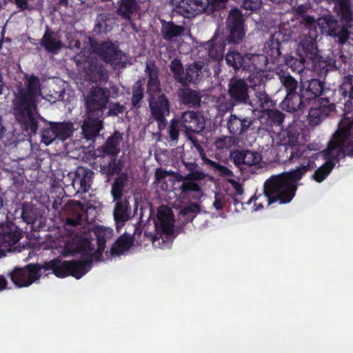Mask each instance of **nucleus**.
<instances>
[{"mask_svg":"<svg viewBox=\"0 0 353 353\" xmlns=\"http://www.w3.org/2000/svg\"><path fill=\"white\" fill-rule=\"evenodd\" d=\"M202 66L196 63H194L188 66L185 70V74L183 75L179 80V83L183 86H188L192 83H196L200 80Z\"/></svg>","mask_w":353,"mask_h":353,"instance_id":"31","label":"nucleus"},{"mask_svg":"<svg viewBox=\"0 0 353 353\" xmlns=\"http://www.w3.org/2000/svg\"><path fill=\"white\" fill-rule=\"evenodd\" d=\"M227 28L230 32L228 37L229 43H238L242 41L245 31L243 16L239 10L233 9L230 11L227 19Z\"/></svg>","mask_w":353,"mask_h":353,"instance_id":"14","label":"nucleus"},{"mask_svg":"<svg viewBox=\"0 0 353 353\" xmlns=\"http://www.w3.org/2000/svg\"><path fill=\"white\" fill-rule=\"evenodd\" d=\"M144 88L141 80L137 81L132 86V95L131 104L135 108L141 107V102L144 97Z\"/></svg>","mask_w":353,"mask_h":353,"instance_id":"43","label":"nucleus"},{"mask_svg":"<svg viewBox=\"0 0 353 353\" xmlns=\"http://www.w3.org/2000/svg\"><path fill=\"white\" fill-rule=\"evenodd\" d=\"M133 242L134 238L132 236L125 234L120 236L112 244L108 257L109 256H121L132 247Z\"/></svg>","mask_w":353,"mask_h":353,"instance_id":"29","label":"nucleus"},{"mask_svg":"<svg viewBox=\"0 0 353 353\" xmlns=\"http://www.w3.org/2000/svg\"><path fill=\"white\" fill-rule=\"evenodd\" d=\"M131 208L129 202L127 200H117L114 212V219L118 229L123 227L124 223L130 219Z\"/></svg>","mask_w":353,"mask_h":353,"instance_id":"27","label":"nucleus"},{"mask_svg":"<svg viewBox=\"0 0 353 353\" xmlns=\"http://www.w3.org/2000/svg\"><path fill=\"white\" fill-rule=\"evenodd\" d=\"M146 239L152 241L154 245L156 246L155 243L159 241L160 238L157 236V234L147 233L145 232L143 241H145Z\"/></svg>","mask_w":353,"mask_h":353,"instance_id":"60","label":"nucleus"},{"mask_svg":"<svg viewBox=\"0 0 353 353\" xmlns=\"http://www.w3.org/2000/svg\"><path fill=\"white\" fill-rule=\"evenodd\" d=\"M212 164L211 168L214 169L215 172H218L219 176L223 177H232L234 176L233 172L228 167L219 164L218 162H210Z\"/></svg>","mask_w":353,"mask_h":353,"instance_id":"52","label":"nucleus"},{"mask_svg":"<svg viewBox=\"0 0 353 353\" xmlns=\"http://www.w3.org/2000/svg\"><path fill=\"white\" fill-rule=\"evenodd\" d=\"M352 130L351 124L339 127L328 143L339 159L345 156L353 157Z\"/></svg>","mask_w":353,"mask_h":353,"instance_id":"7","label":"nucleus"},{"mask_svg":"<svg viewBox=\"0 0 353 353\" xmlns=\"http://www.w3.org/2000/svg\"><path fill=\"white\" fill-rule=\"evenodd\" d=\"M118 3L119 7L117 12L118 14L128 19L137 10L139 7L138 2L136 0H119Z\"/></svg>","mask_w":353,"mask_h":353,"instance_id":"40","label":"nucleus"},{"mask_svg":"<svg viewBox=\"0 0 353 353\" xmlns=\"http://www.w3.org/2000/svg\"><path fill=\"white\" fill-rule=\"evenodd\" d=\"M200 211V206L197 203H191L181 210V214L187 216V219L192 221L196 214Z\"/></svg>","mask_w":353,"mask_h":353,"instance_id":"51","label":"nucleus"},{"mask_svg":"<svg viewBox=\"0 0 353 353\" xmlns=\"http://www.w3.org/2000/svg\"><path fill=\"white\" fill-rule=\"evenodd\" d=\"M278 75L282 86L286 91V94L296 91L298 88V82L288 72L281 71Z\"/></svg>","mask_w":353,"mask_h":353,"instance_id":"44","label":"nucleus"},{"mask_svg":"<svg viewBox=\"0 0 353 353\" xmlns=\"http://www.w3.org/2000/svg\"><path fill=\"white\" fill-rule=\"evenodd\" d=\"M253 121L252 117L231 114L227 122V128L231 134L241 135L248 130Z\"/></svg>","mask_w":353,"mask_h":353,"instance_id":"23","label":"nucleus"},{"mask_svg":"<svg viewBox=\"0 0 353 353\" xmlns=\"http://www.w3.org/2000/svg\"><path fill=\"white\" fill-rule=\"evenodd\" d=\"M177 96L181 104L192 108H197L201 106L202 96L197 90L185 87L179 90Z\"/></svg>","mask_w":353,"mask_h":353,"instance_id":"24","label":"nucleus"},{"mask_svg":"<svg viewBox=\"0 0 353 353\" xmlns=\"http://www.w3.org/2000/svg\"><path fill=\"white\" fill-rule=\"evenodd\" d=\"M119 46H89V50L96 52L100 60L117 66L125 61V54L118 48Z\"/></svg>","mask_w":353,"mask_h":353,"instance_id":"15","label":"nucleus"},{"mask_svg":"<svg viewBox=\"0 0 353 353\" xmlns=\"http://www.w3.org/2000/svg\"><path fill=\"white\" fill-rule=\"evenodd\" d=\"M299 53L296 56H288L285 59V64L293 72L299 74L303 72L305 68V63L307 60L319 63V67H322V72H327L336 68V60L330 59L327 63L321 60L323 57L319 55L318 46H298Z\"/></svg>","mask_w":353,"mask_h":353,"instance_id":"5","label":"nucleus"},{"mask_svg":"<svg viewBox=\"0 0 353 353\" xmlns=\"http://www.w3.org/2000/svg\"><path fill=\"white\" fill-rule=\"evenodd\" d=\"M265 118L267 125L271 127H280L282 125L285 114L277 109L272 108L263 112Z\"/></svg>","mask_w":353,"mask_h":353,"instance_id":"38","label":"nucleus"},{"mask_svg":"<svg viewBox=\"0 0 353 353\" xmlns=\"http://www.w3.org/2000/svg\"><path fill=\"white\" fill-rule=\"evenodd\" d=\"M254 101L256 106L260 108L262 112H265L275 105L274 101L266 93L265 89L255 92V98L254 99Z\"/></svg>","mask_w":353,"mask_h":353,"instance_id":"37","label":"nucleus"},{"mask_svg":"<svg viewBox=\"0 0 353 353\" xmlns=\"http://www.w3.org/2000/svg\"><path fill=\"white\" fill-rule=\"evenodd\" d=\"M205 177V174L202 171L197 169L192 172H189L185 176V179L187 181H199L202 180Z\"/></svg>","mask_w":353,"mask_h":353,"instance_id":"55","label":"nucleus"},{"mask_svg":"<svg viewBox=\"0 0 353 353\" xmlns=\"http://www.w3.org/2000/svg\"><path fill=\"white\" fill-rule=\"evenodd\" d=\"M112 28V21L108 19L105 14H99L97 19V23L94 28L96 33L107 32Z\"/></svg>","mask_w":353,"mask_h":353,"instance_id":"47","label":"nucleus"},{"mask_svg":"<svg viewBox=\"0 0 353 353\" xmlns=\"http://www.w3.org/2000/svg\"><path fill=\"white\" fill-rule=\"evenodd\" d=\"M299 88L302 91V97H305L310 104L315 101L336 99V90L326 88L325 82L318 79L303 82Z\"/></svg>","mask_w":353,"mask_h":353,"instance_id":"6","label":"nucleus"},{"mask_svg":"<svg viewBox=\"0 0 353 353\" xmlns=\"http://www.w3.org/2000/svg\"><path fill=\"white\" fill-rule=\"evenodd\" d=\"M225 61L228 65L232 66L234 70L242 69L246 66L245 55L243 57L239 52H229L226 54Z\"/></svg>","mask_w":353,"mask_h":353,"instance_id":"41","label":"nucleus"},{"mask_svg":"<svg viewBox=\"0 0 353 353\" xmlns=\"http://www.w3.org/2000/svg\"><path fill=\"white\" fill-rule=\"evenodd\" d=\"M122 165L120 161H117V157H111V160L107 165L101 166V171L107 176H112L115 174H119L121 172Z\"/></svg>","mask_w":353,"mask_h":353,"instance_id":"45","label":"nucleus"},{"mask_svg":"<svg viewBox=\"0 0 353 353\" xmlns=\"http://www.w3.org/2000/svg\"><path fill=\"white\" fill-rule=\"evenodd\" d=\"M228 0H210V10H215L221 7Z\"/></svg>","mask_w":353,"mask_h":353,"instance_id":"62","label":"nucleus"},{"mask_svg":"<svg viewBox=\"0 0 353 353\" xmlns=\"http://www.w3.org/2000/svg\"><path fill=\"white\" fill-rule=\"evenodd\" d=\"M236 144V141L233 137L231 136H223L216 138L213 145L217 150H221L223 149H229Z\"/></svg>","mask_w":353,"mask_h":353,"instance_id":"48","label":"nucleus"},{"mask_svg":"<svg viewBox=\"0 0 353 353\" xmlns=\"http://www.w3.org/2000/svg\"><path fill=\"white\" fill-rule=\"evenodd\" d=\"M52 33L46 32L43 37L42 44H57L56 42L52 40Z\"/></svg>","mask_w":353,"mask_h":353,"instance_id":"63","label":"nucleus"},{"mask_svg":"<svg viewBox=\"0 0 353 353\" xmlns=\"http://www.w3.org/2000/svg\"><path fill=\"white\" fill-rule=\"evenodd\" d=\"M316 23L322 32L327 33L329 35H338L339 37V42L341 43L348 41V30L345 28H343L340 32V35H339V33L336 32L338 22L332 17L325 16L319 18Z\"/></svg>","mask_w":353,"mask_h":353,"instance_id":"22","label":"nucleus"},{"mask_svg":"<svg viewBox=\"0 0 353 353\" xmlns=\"http://www.w3.org/2000/svg\"><path fill=\"white\" fill-rule=\"evenodd\" d=\"M336 100L315 101L308 108L307 121L310 126L319 125L328 116L336 110Z\"/></svg>","mask_w":353,"mask_h":353,"instance_id":"12","label":"nucleus"},{"mask_svg":"<svg viewBox=\"0 0 353 353\" xmlns=\"http://www.w3.org/2000/svg\"><path fill=\"white\" fill-rule=\"evenodd\" d=\"M41 133V141L46 145H50L53 141L57 139V134L53 122H50L46 127L42 129Z\"/></svg>","mask_w":353,"mask_h":353,"instance_id":"46","label":"nucleus"},{"mask_svg":"<svg viewBox=\"0 0 353 353\" xmlns=\"http://www.w3.org/2000/svg\"><path fill=\"white\" fill-rule=\"evenodd\" d=\"M250 72V74L248 79L250 83L249 88H252L255 92L265 89V83L269 79L267 71H253Z\"/></svg>","mask_w":353,"mask_h":353,"instance_id":"35","label":"nucleus"},{"mask_svg":"<svg viewBox=\"0 0 353 353\" xmlns=\"http://www.w3.org/2000/svg\"><path fill=\"white\" fill-rule=\"evenodd\" d=\"M161 34L163 38L168 41H172L174 39L183 34L185 28L181 26H177L172 22H166L162 21Z\"/></svg>","mask_w":353,"mask_h":353,"instance_id":"34","label":"nucleus"},{"mask_svg":"<svg viewBox=\"0 0 353 353\" xmlns=\"http://www.w3.org/2000/svg\"><path fill=\"white\" fill-rule=\"evenodd\" d=\"M245 61L247 65L244 66L245 71H267L266 68L269 60L263 54H246Z\"/></svg>","mask_w":353,"mask_h":353,"instance_id":"25","label":"nucleus"},{"mask_svg":"<svg viewBox=\"0 0 353 353\" xmlns=\"http://www.w3.org/2000/svg\"><path fill=\"white\" fill-rule=\"evenodd\" d=\"M125 110V106L119 103H111L108 112V116H118Z\"/></svg>","mask_w":353,"mask_h":353,"instance_id":"54","label":"nucleus"},{"mask_svg":"<svg viewBox=\"0 0 353 353\" xmlns=\"http://www.w3.org/2000/svg\"><path fill=\"white\" fill-rule=\"evenodd\" d=\"M290 159L295 158L307 159L306 163L301 164L299 167L288 172H283L270 176L263 184V194L258 196L254 194L248 201L250 203L261 197L267 201V205L279 202L280 204L290 203L294 197L299 186V181L309 171L316 168L315 161L318 159L319 153H309L310 150L292 148Z\"/></svg>","mask_w":353,"mask_h":353,"instance_id":"1","label":"nucleus"},{"mask_svg":"<svg viewBox=\"0 0 353 353\" xmlns=\"http://www.w3.org/2000/svg\"><path fill=\"white\" fill-rule=\"evenodd\" d=\"M48 100L51 103H54L56 101L60 100L63 98V92H57L55 93V96H52V94H48Z\"/></svg>","mask_w":353,"mask_h":353,"instance_id":"64","label":"nucleus"},{"mask_svg":"<svg viewBox=\"0 0 353 353\" xmlns=\"http://www.w3.org/2000/svg\"><path fill=\"white\" fill-rule=\"evenodd\" d=\"M77 65L83 64L85 74L92 81H104L108 78L107 71L103 65L92 57V52L83 50L74 57Z\"/></svg>","mask_w":353,"mask_h":353,"instance_id":"9","label":"nucleus"},{"mask_svg":"<svg viewBox=\"0 0 353 353\" xmlns=\"http://www.w3.org/2000/svg\"><path fill=\"white\" fill-rule=\"evenodd\" d=\"M228 94L230 100L222 103L220 107L223 110H232L239 104H245L249 100V84L244 79L233 77L228 83Z\"/></svg>","mask_w":353,"mask_h":353,"instance_id":"8","label":"nucleus"},{"mask_svg":"<svg viewBox=\"0 0 353 353\" xmlns=\"http://www.w3.org/2000/svg\"><path fill=\"white\" fill-rule=\"evenodd\" d=\"M299 137V133L295 128V126H289L285 129H282L277 134L279 143L281 145L294 146L296 144Z\"/></svg>","mask_w":353,"mask_h":353,"instance_id":"30","label":"nucleus"},{"mask_svg":"<svg viewBox=\"0 0 353 353\" xmlns=\"http://www.w3.org/2000/svg\"><path fill=\"white\" fill-rule=\"evenodd\" d=\"M230 158L238 168L242 165L249 167L259 165L261 160V154L249 150H234L230 152Z\"/></svg>","mask_w":353,"mask_h":353,"instance_id":"17","label":"nucleus"},{"mask_svg":"<svg viewBox=\"0 0 353 353\" xmlns=\"http://www.w3.org/2000/svg\"><path fill=\"white\" fill-rule=\"evenodd\" d=\"M179 123L177 118H173L170 121V125L168 128V133L169 136V141L177 143L179 137Z\"/></svg>","mask_w":353,"mask_h":353,"instance_id":"49","label":"nucleus"},{"mask_svg":"<svg viewBox=\"0 0 353 353\" xmlns=\"http://www.w3.org/2000/svg\"><path fill=\"white\" fill-rule=\"evenodd\" d=\"M177 119L180 125L184 128L185 134L199 133L205 128V120L199 112L186 110Z\"/></svg>","mask_w":353,"mask_h":353,"instance_id":"16","label":"nucleus"},{"mask_svg":"<svg viewBox=\"0 0 353 353\" xmlns=\"http://www.w3.org/2000/svg\"><path fill=\"white\" fill-rule=\"evenodd\" d=\"M42 269H43V263H30L24 268L15 267L9 276L12 283L17 286L27 287L40 279L41 276L40 271Z\"/></svg>","mask_w":353,"mask_h":353,"instance_id":"10","label":"nucleus"},{"mask_svg":"<svg viewBox=\"0 0 353 353\" xmlns=\"http://www.w3.org/2000/svg\"><path fill=\"white\" fill-rule=\"evenodd\" d=\"M119 89L112 85L109 88L93 86L85 97V108L87 119L81 125L83 137L88 141H94L103 128V121L100 119L107 109L109 99H117Z\"/></svg>","mask_w":353,"mask_h":353,"instance_id":"4","label":"nucleus"},{"mask_svg":"<svg viewBox=\"0 0 353 353\" xmlns=\"http://www.w3.org/2000/svg\"><path fill=\"white\" fill-rule=\"evenodd\" d=\"M22 237L21 232L12 221L0 225V245L4 247L16 244Z\"/></svg>","mask_w":353,"mask_h":353,"instance_id":"21","label":"nucleus"},{"mask_svg":"<svg viewBox=\"0 0 353 353\" xmlns=\"http://www.w3.org/2000/svg\"><path fill=\"white\" fill-rule=\"evenodd\" d=\"M283 36L281 31L276 32L272 35L271 44H282V43L288 42L287 39H283Z\"/></svg>","mask_w":353,"mask_h":353,"instance_id":"58","label":"nucleus"},{"mask_svg":"<svg viewBox=\"0 0 353 353\" xmlns=\"http://www.w3.org/2000/svg\"><path fill=\"white\" fill-rule=\"evenodd\" d=\"M148 70V79L146 92L149 97L161 94V84L159 78V71L156 68H150L147 66Z\"/></svg>","mask_w":353,"mask_h":353,"instance_id":"32","label":"nucleus"},{"mask_svg":"<svg viewBox=\"0 0 353 353\" xmlns=\"http://www.w3.org/2000/svg\"><path fill=\"white\" fill-rule=\"evenodd\" d=\"M157 219L163 234L170 235L174 231V219L172 210L168 207H163L158 211Z\"/></svg>","mask_w":353,"mask_h":353,"instance_id":"28","label":"nucleus"},{"mask_svg":"<svg viewBox=\"0 0 353 353\" xmlns=\"http://www.w3.org/2000/svg\"><path fill=\"white\" fill-rule=\"evenodd\" d=\"M94 172L81 166L77 168L74 172L72 185L77 192H87L92 184Z\"/></svg>","mask_w":353,"mask_h":353,"instance_id":"20","label":"nucleus"},{"mask_svg":"<svg viewBox=\"0 0 353 353\" xmlns=\"http://www.w3.org/2000/svg\"><path fill=\"white\" fill-rule=\"evenodd\" d=\"M73 208L79 210L75 211L72 216L66 218L65 224L72 227L77 226L81 224L82 219V212L84 210L83 204L79 201H73L71 202Z\"/></svg>","mask_w":353,"mask_h":353,"instance_id":"42","label":"nucleus"},{"mask_svg":"<svg viewBox=\"0 0 353 353\" xmlns=\"http://www.w3.org/2000/svg\"><path fill=\"white\" fill-rule=\"evenodd\" d=\"M94 234L97 245V250H95L94 244L92 243L94 239L80 236L74 240V251L85 256V258L80 260L63 261H61L59 258H55L44 262L43 270L45 271H52L58 278H65L72 276L77 279H81L90 270L93 259H101L105 248V230L102 228H97L94 230Z\"/></svg>","mask_w":353,"mask_h":353,"instance_id":"2","label":"nucleus"},{"mask_svg":"<svg viewBox=\"0 0 353 353\" xmlns=\"http://www.w3.org/2000/svg\"><path fill=\"white\" fill-rule=\"evenodd\" d=\"M55 126L57 139L65 141L72 136L75 130L74 124L71 121L63 122H53Z\"/></svg>","mask_w":353,"mask_h":353,"instance_id":"36","label":"nucleus"},{"mask_svg":"<svg viewBox=\"0 0 353 353\" xmlns=\"http://www.w3.org/2000/svg\"><path fill=\"white\" fill-rule=\"evenodd\" d=\"M261 0H244L243 6L245 10H256L261 7Z\"/></svg>","mask_w":353,"mask_h":353,"instance_id":"56","label":"nucleus"},{"mask_svg":"<svg viewBox=\"0 0 353 353\" xmlns=\"http://www.w3.org/2000/svg\"><path fill=\"white\" fill-rule=\"evenodd\" d=\"M24 79L25 86L21 83L13 93L11 109L23 132L32 137L39 129L38 104L41 85L39 78L34 74H25Z\"/></svg>","mask_w":353,"mask_h":353,"instance_id":"3","label":"nucleus"},{"mask_svg":"<svg viewBox=\"0 0 353 353\" xmlns=\"http://www.w3.org/2000/svg\"><path fill=\"white\" fill-rule=\"evenodd\" d=\"M46 50L51 54H57L58 52L60 50V49L62 47H67L70 49H72L73 47H75L77 48H79L80 46H43Z\"/></svg>","mask_w":353,"mask_h":353,"instance_id":"57","label":"nucleus"},{"mask_svg":"<svg viewBox=\"0 0 353 353\" xmlns=\"http://www.w3.org/2000/svg\"><path fill=\"white\" fill-rule=\"evenodd\" d=\"M230 183H231L233 188L235 190V194L236 196H242L243 193V188L241 184L234 179H230Z\"/></svg>","mask_w":353,"mask_h":353,"instance_id":"59","label":"nucleus"},{"mask_svg":"<svg viewBox=\"0 0 353 353\" xmlns=\"http://www.w3.org/2000/svg\"><path fill=\"white\" fill-rule=\"evenodd\" d=\"M170 70L174 79L179 83V80L184 74L183 67L181 61L176 59L172 60L170 63Z\"/></svg>","mask_w":353,"mask_h":353,"instance_id":"50","label":"nucleus"},{"mask_svg":"<svg viewBox=\"0 0 353 353\" xmlns=\"http://www.w3.org/2000/svg\"><path fill=\"white\" fill-rule=\"evenodd\" d=\"M128 179L126 173H121L112 184L111 194L114 200H120L123 196V191Z\"/></svg>","mask_w":353,"mask_h":353,"instance_id":"39","label":"nucleus"},{"mask_svg":"<svg viewBox=\"0 0 353 353\" xmlns=\"http://www.w3.org/2000/svg\"><path fill=\"white\" fill-rule=\"evenodd\" d=\"M194 132H187L185 134L187 139L190 141V143L192 144L193 148H196L197 145H200L199 140L193 134Z\"/></svg>","mask_w":353,"mask_h":353,"instance_id":"61","label":"nucleus"},{"mask_svg":"<svg viewBox=\"0 0 353 353\" xmlns=\"http://www.w3.org/2000/svg\"><path fill=\"white\" fill-rule=\"evenodd\" d=\"M323 155L325 160V163L320 166L312 174V179L318 183H321L332 172L335 166L336 162L339 159L334 152L333 149L328 145L323 150Z\"/></svg>","mask_w":353,"mask_h":353,"instance_id":"18","label":"nucleus"},{"mask_svg":"<svg viewBox=\"0 0 353 353\" xmlns=\"http://www.w3.org/2000/svg\"><path fill=\"white\" fill-rule=\"evenodd\" d=\"M336 12L340 14L347 26H353L352 0H336L334 6Z\"/></svg>","mask_w":353,"mask_h":353,"instance_id":"33","label":"nucleus"},{"mask_svg":"<svg viewBox=\"0 0 353 353\" xmlns=\"http://www.w3.org/2000/svg\"><path fill=\"white\" fill-rule=\"evenodd\" d=\"M122 139V134L119 131H114L99 149V151L110 157H117L121 151L119 144Z\"/></svg>","mask_w":353,"mask_h":353,"instance_id":"26","label":"nucleus"},{"mask_svg":"<svg viewBox=\"0 0 353 353\" xmlns=\"http://www.w3.org/2000/svg\"><path fill=\"white\" fill-rule=\"evenodd\" d=\"M177 12L185 17H194L208 10L210 0H172Z\"/></svg>","mask_w":353,"mask_h":353,"instance_id":"13","label":"nucleus"},{"mask_svg":"<svg viewBox=\"0 0 353 353\" xmlns=\"http://www.w3.org/2000/svg\"><path fill=\"white\" fill-rule=\"evenodd\" d=\"M310 105L306 98L302 97V91L289 92L281 102L280 107L288 112H296L306 109Z\"/></svg>","mask_w":353,"mask_h":353,"instance_id":"19","label":"nucleus"},{"mask_svg":"<svg viewBox=\"0 0 353 353\" xmlns=\"http://www.w3.org/2000/svg\"><path fill=\"white\" fill-rule=\"evenodd\" d=\"M181 190L182 194H187L191 192H200L201 188L199 185L192 181H187L184 179V181L181 185Z\"/></svg>","mask_w":353,"mask_h":353,"instance_id":"53","label":"nucleus"},{"mask_svg":"<svg viewBox=\"0 0 353 353\" xmlns=\"http://www.w3.org/2000/svg\"><path fill=\"white\" fill-rule=\"evenodd\" d=\"M149 108L151 114L158 124L160 130L167 125L165 116L170 112V103L168 98L163 93L149 97Z\"/></svg>","mask_w":353,"mask_h":353,"instance_id":"11","label":"nucleus"}]
</instances>
